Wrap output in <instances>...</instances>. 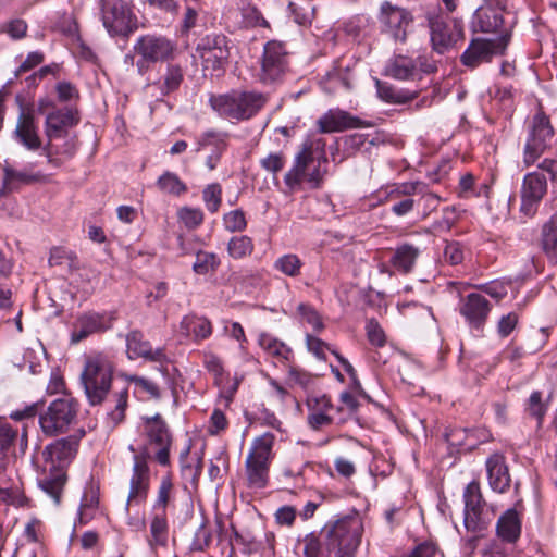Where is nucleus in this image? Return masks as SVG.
<instances>
[{
  "label": "nucleus",
  "instance_id": "2",
  "mask_svg": "<svg viewBox=\"0 0 557 557\" xmlns=\"http://www.w3.org/2000/svg\"><path fill=\"white\" fill-rule=\"evenodd\" d=\"M85 435L79 430L78 435H70L47 445L42 451L45 476L39 480V486L50 495L55 503L60 502L66 482V467L74 459L79 440Z\"/></svg>",
  "mask_w": 557,
  "mask_h": 557
},
{
  "label": "nucleus",
  "instance_id": "61",
  "mask_svg": "<svg viewBox=\"0 0 557 557\" xmlns=\"http://www.w3.org/2000/svg\"><path fill=\"white\" fill-rule=\"evenodd\" d=\"M306 344L308 350L312 352L318 359L325 360V350L329 348L325 342L311 334H307Z\"/></svg>",
  "mask_w": 557,
  "mask_h": 557
},
{
  "label": "nucleus",
  "instance_id": "16",
  "mask_svg": "<svg viewBox=\"0 0 557 557\" xmlns=\"http://www.w3.org/2000/svg\"><path fill=\"white\" fill-rule=\"evenodd\" d=\"M511 287L509 282L495 280L479 287L480 292L470 293L461 310V313H487L493 306L485 295L490 296L496 304L507 296Z\"/></svg>",
  "mask_w": 557,
  "mask_h": 557
},
{
  "label": "nucleus",
  "instance_id": "55",
  "mask_svg": "<svg viewBox=\"0 0 557 557\" xmlns=\"http://www.w3.org/2000/svg\"><path fill=\"white\" fill-rule=\"evenodd\" d=\"M288 9L297 24L306 25L311 23L314 9L308 2L306 3V7H299L294 2H289Z\"/></svg>",
  "mask_w": 557,
  "mask_h": 557
},
{
  "label": "nucleus",
  "instance_id": "23",
  "mask_svg": "<svg viewBox=\"0 0 557 557\" xmlns=\"http://www.w3.org/2000/svg\"><path fill=\"white\" fill-rule=\"evenodd\" d=\"M320 133H339L346 129L360 128L364 122L341 109H331L317 122Z\"/></svg>",
  "mask_w": 557,
  "mask_h": 557
},
{
  "label": "nucleus",
  "instance_id": "13",
  "mask_svg": "<svg viewBox=\"0 0 557 557\" xmlns=\"http://www.w3.org/2000/svg\"><path fill=\"white\" fill-rule=\"evenodd\" d=\"M150 485V470L147 462L146 451L136 454L133 457L132 476L129 479V491L125 504V511L128 515L131 507L139 506L146 502Z\"/></svg>",
  "mask_w": 557,
  "mask_h": 557
},
{
  "label": "nucleus",
  "instance_id": "54",
  "mask_svg": "<svg viewBox=\"0 0 557 557\" xmlns=\"http://www.w3.org/2000/svg\"><path fill=\"white\" fill-rule=\"evenodd\" d=\"M226 134L207 132L199 140V149L207 146H213L215 151L223 152L226 148Z\"/></svg>",
  "mask_w": 557,
  "mask_h": 557
},
{
  "label": "nucleus",
  "instance_id": "11",
  "mask_svg": "<svg viewBox=\"0 0 557 557\" xmlns=\"http://www.w3.org/2000/svg\"><path fill=\"white\" fill-rule=\"evenodd\" d=\"M102 23L112 37H128L138 28L137 16L128 4L122 0L103 3Z\"/></svg>",
  "mask_w": 557,
  "mask_h": 557
},
{
  "label": "nucleus",
  "instance_id": "3",
  "mask_svg": "<svg viewBox=\"0 0 557 557\" xmlns=\"http://www.w3.org/2000/svg\"><path fill=\"white\" fill-rule=\"evenodd\" d=\"M211 108L222 117L245 121L255 116L267 103V96L258 91H239L211 96Z\"/></svg>",
  "mask_w": 557,
  "mask_h": 557
},
{
  "label": "nucleus",
  "instance_id": "42",
  "mask_svg": "<svg viewBox=\"0 0 557 557\" xmlns=\"http://www.w3.org/2000/svg\"><path fill=\"white\" fill-rule=\"evenodd\" d=\"M465 511H473L475 508L487 506L484 500L479 482H470L463 492Z\"/></svg>",
  "mask_w": 557,
  "mask_h": 557
},
{
  "label": "nucleus",
  "instance_id": "63",
  "mask_svg": "<svg viewBox=\"0 0 557 557\" xmlns=\"http://www.w3.org/2000/svg\"><path fill=\"white\" fill-rule=\"evenodd\" d=\"M227 419L220 409H214L210 417V434L214 435L227 428Z\"/></svg>",
  "mask_w": 557,
  "mask_h": 557
},
{
  "label": "nucleus",
  "instance_id": "10",
  "mask_svg": "<svg viewBox=\"0 0 557 557\" xmlns=\"http://www.w3.org/2000/svg\"><path fill=\"white\" fill-rule=\"evenodd\" d=\"M511 33L503 32L496 38H474L461 54L463 65L474 69L481 63L490 62L495 55H503L507 50Z\"/></svg>",
  "mask_w": 557,
  "mask_h": 557
},
{
  "label": "nucleus",
  "instance_id": "45",
  "mask_svg": "<svg viewBox=\"0 0 557 557\" xmlns=\"http://www.w3.org/2000/svg\"><path fill=\"white\" fill-rule=\"evenodd\" d=\"M366 336L369 344L376 348H382L387 343V335L383 326L374 318L367 321Z\"/></svg>",
  "mask_w": 557,
  "mask_h": 557
},
{
  "label": "nucleus",
  "instance_id": "52",
  "mask_svg": "<svg viewBox=\"0 0 557 557\" xmlns=\"http://www.w3.org/2000/svg\"><path fill=\"white\" fill-rule=\"evenodd\" d=\"M301 262L296 255H285L275 261V268L286 275L295 276L299 273Z\"/></svg>",
  "mask_w": 557,
  "mask_h": 557
},
{
  "label": "nucleus",
  "instance_id": "19",
  "mask_svg": "<svg viewBox=\"0 0 557 557\" xmlns=\"http://www.w3.org/2000/svg\"><path fill=\"white\" fill-rule=\"evenodd\" d=\"M420 182H405L387 185L380 194H384V200L395 201L391 207V211L396 216H405L409 214L416 205L412 196L417 195L420 190Z\"/></svg>",
  "mask_w": 557,
  "mask_h": 557
},
{
  "label": "nucleus",
  "instance_id": "43",
  "mask_svg": "<svg viewBox=\"0 0 557 557\" xmlns=\"http://www.w3.org/2000/svg\"><path fill=\"white\" fill-rule=\"evenodd\" d=\"M150 533L152 541L158 545H165L168 541V520L164 511L158 512L151 520Z\"/></svg>",
  "mask_w": 557,
  "mask_h": 557
},
{
  "label": "nucleus",
  "instance_id": "25",
  "mask_svg": "<svg viewBox=\"0 0 557 557\" xmlns=\"http://www.w3.org/2000/svg\"><path fill=\"white\" fill-rule=\"evenodd\" d=\"M495 530L503 543L515 544L521 535L522 512L517 508L507 509L497 519Z\"/></svg>",
  "mask_w": 557,
  "mask_h": 557
},
{
  "label": "nucleus",
  "instance_id": "35",
  "mask_svg": "<svg viewBox=\"0 0 557 557\" xmlns=\"http://www.w3.org/2000/svg\"><path fill=\"white\" fill-rule=\"evenodd\" d=\"M275 441L274 434L267 432L255 438L247 459L269 465L272 458V448Z\"/></svg>",
  "mask_w": 557,
  "mask_h": 557
},
{
  "label": "nucleus",
  "instance_id": "34",
  "mask_svg": "<svg viewBox=\"0 0 557 557\" xmlns=\"http://www.w3.org/2000/svg\"><path fill=\"white\" fill-rule=\"evenodd\" d=\"M258 343L269 356L276 358L280 362H288L293 357L292 349L270 334H260Z\"/></svg>",
  "mask_w": 557,
  "mask_h": 557
},
{
  "label": "nucleus",
  "instance_id": "53",
  "mask_svg": "<svg viewBox=\"0 0 557 557\" xmlns=\"http://www.w3.org/2000/svg\"><path fill=\"white\" fill-rule=\"evenodd\" d=\"M285 162L286 159L282 152H274L262 158L260 160V165L267 172L272 173L275 178L276 174L284 168Z\"/></svg>",
  "mask_w": 557,
  "mask_h": 557
},
{
  "label": "nucleus",
  "instance_id": "12",
  "mask_svg": "<svg viewBox=\"0 0 557 557\" xmlns=\"http://www.w3.org/2000/svg\"><path fill=\"white\" fill-rule=\"evenodd\" d=\"M288 69V53L282 41L270 40L264 45L261 69L258 74L263 84L280 82Z\"/></svg>",
  "mask_w": 557,
  "mask_h": 557
},
{
  "label": "nucleus",
  "instance_id": "64",
  "mask_svg": "<svg viewBox=\"0 0 557 557\" xmlns=\"http://www.w3.org/2000/svg\"><path fill=\"white\" fill-rule=\"evenodd\" d=\"M55 90H57V94H58V99L61 102H66V101H70V100H72L74 98H78L77 89L74 87V85H72L69 82H60V83H58V85L55 87Z\"/></svg>",
  "mask_w": 557,
  "mask_h": 557
},
{
  "label": "nucleus",
  "instance_id": "38",
  "mask_svg": "<svg viewBox=\"0 0 557 557\" xmlns=\"http://www.w3.org/2000/svg\"><path fill=\"white\" fill-rule=\"evenodd\" d=\"M246 473L249 487L263 488L268 483L269 465L246 458Z\"/></svg>",
  "mask_w": 557,
  "mask_h": 557
},
{
  "label": "nucleus",
  "instance_id": "8",
  "mask_svg": "<svg viewBox=\"0 0 557 557\" xmlns=\"http://www.w3.org/2000/svg\"><path fill=\"white\" fill-rule=\"evenodd\" d=\"M79 405L71 397L58 398L50 403L39 416V425L46 436L65 433L76 421Z\"/></svg>",
  "mask_w": 557,
  "mask_h": 557
},
{
  "label": "nucleus",
  "instance_id": "28",
  "mask_svg": "<svg viewBox=\"0 0 557 557\" xmlns=\"http://www.w3.org/2000/svg\"><path fill=\"white\" fill-rule=\"evenodd\" d=\"M421 249L409 243L398 245L391 258V264L400 274H409L413 271Z\"/></svg>",
  "mask_w": 557,
  "mask_h": 557
},
{
  "label": "nucleus",
  "instance_id": "18",
  "mask_svg": "<svg viewBox=\"0 0 557 557\" xmlns=\"http://www.w3.org/2000/svg\"><path fill=\"white\" fill-rule=\"evenodd\" d=\"M197 51L205 69L220 71L230 58L228 39L222 34H210L200 39Z\"/></svg>",
  "mask_w": 557,
  "mask_h": 557
},
{
  "label": "nucleus",
  "instance_id": "1",
  "mask_svg": "<svg viewBox=\"0 0 557 557\" xmlns=\"http://www.w3.org/2000/svg\"><path fill=\"white\" fill-rule=\"evenodd\" d=\"M362 523L358 517L345 516L329 521L321 530L322 540L315 533L304 539L306 557H355L361 543Z\"/></svg>",
  "mask_w": 557,
  "mask_h": 557
},
{
  "label": "nucleus",
  "instance_id": "46",
  "mask_svg": "<svg viewBox=\"0 0 557 557\" xmlns=\"http://www.w3.org/2000/svg\"><path fill=\"white\" fill-rule=\"evenodd\" d=\"M202 200L211 213H216L222 203V187L219 183H212L202 190Z\"/></svg>",
  "mask_w": 557,
  "mask_h": 557
},
{
  "label": "nucleus",
  "instance_id": "27",
  "mask_svg": "<svg viewBox=\"0 0 557 557\" xmlns=\"http://www.w3.org/2000/svg\"><path fill=\"white\" fill-rule=\"evenodd\" d=\"M384 75L398 81L416 79L418 77L417 63L410 57L394 55L386 62Z\"/></svg>",
  "mask_w": 557,
  "mask_h": 557
},
{
  "label": "nucleus",
  "instance_id": "58",
  "mask_svg": "<svg viewBox=\"0 0 557 557\" xmlns=\"http://www.w3.org/2000/svg\"><path fill=\"white\" fill-rule=\"evenodd\" d=\"M17 437V430L13 429L11 424L0 418V450L9 449Z\"/></svg>",
  "mask_w": 557,
  "mask_h": 557
},
{
  "label": "nucleus",
  "instance_id": "36",
  "mask_svg": "<svg viewBox=\"0 0 557 557\" xmlns=\"http://www.w3.org/2000/svg\"><path fill=\"white\" fill-rule=\"evenodd\" d=\"M547 191V180L544 174L531 172L523 178L521 194L533 199L542 200Z\"/></svg>",
  "mask_w": 557,
  "mask_h": 557
},
{
  "label": "nucleus",
  "instance_id": "9",
  "mask_svg": "<svg viewBox=\"0 0 557 557\" xmlns=\"http://www.w3.org/2000/svg\"><path fill=\"white\" fill-rule=\"evenodd\" d=\"M16 102L20 110L15 128L12 132V139L28 151H44L45 145L39 135L33 104H25L20 96L16 97Z\"/></svg>",
  "mask_w": 557,
  "mask_h": 557
},
{
  "label": "nucleus",
  "instance_id": "39",
  "mask_svg": "<svg viewBox=\"0 0 557 557\" xmlns=\"http://www.w3.org/2000/svg\"><path fill=\"white\" fill-rule=\"evenodd\" d=\"M479 22L482 32L484 33H497L499 32L502 35L503 32L508 30L509 28H504V17L503 15L493 9L481 10L479 12Z\"/></svg>",
  "mask_w": 557,
  "mask_h": 557
},
{
  "label": "nucleus",
  "instance_id": "5",
  "mask_svg": "<svg viewBox=\"0 0 557 557\" xmlns=\"http://www.w3.org/2000/svg\"><path fill=\"white\" fill-rule=\"evenodd\" d=\"M113 380V367L103 355L86 358L81 382L90 405H100L109 394Z\"/></svg>",
  "mask_w": 557,
  "mask_h": 557
},
{
  "label": "nucleus",
  "instance_id": "32",
  "mask_svg": "<svg viewBox=\"0 0 557 557\" xmlns=\"http://www.w3.org/2000/svg\"><path fill=\"white\" fill-rule=\"evenodd\" d=\"M44 176L40 173H27L25 171H16L5 162L3 165V180L1 194H7L13 189L15 184H32L39 182Z\"/></svg>",
  "mask_w": 557,
  "mask_h": 557
},
{
  "label": "nucleus",
  "instance_id": "4",
  "mask_svg": "<svg viewBox=\"0 0 557 557\" xmlns=\"http://www.w3.org/2000/svg\"><path fill=\"white\" fill-rule=\"evenodd\" d=\"M326 164L324 152L315 156L311 145H304L296 154L293 166L285 174L284 183L290 190L299 189L302 183L318 188L326 174Z\"/></svg>",
  "mask_w": 557,
  "mask_h": 557
},
{
  "label": "nucleus",
  "instance_id": "49",
  "mask_svg": "<svg viewBox=\"0 0 557 557\" xmlns=\"http://www.w3.org/2000/svg\"><path fill=\"white\" fill-rule=\"evenodd\" d=\"M220 264V260L215 253L200 251L196 255L194 271L198 274H207L209 271L215 270Z\"/></svg>",
  "mask_w": 557,
  "mask_h": 557
},
{
  "label": "nucleus",
  "instance_id": "26",
  "mask_svg": "<svg viewBox=\"0 0 557 557\" xmlns=\"http://www.w3.org/2000/svg\"><path fill=\"white\" fill-rule=\"evenodd\" d=\"M486 470L493 491L504 493L509 488L511 479L503 455H492L486 460Z\"/></svg>",
  "mask_w": 557,
  "mask_h": 557
},
{
  "label": "nucleus",
  "instance_id": "57",
  "mask_svg": "<svg viewBox=\"0 0 557 557\" xmlns=\"http://www.w3.org/2000/svg\"><path fill=\"white\" fill-rule=\"evenodd\" d=\"M178 216L188 228H195L203 221V213L200 209L183 208L178 211Z\"/></svg>",
  "mask_w": 557,
  "mask_h": 557
},
{
  "label": "nucleus",
  "instance_id": "40",
  "mask_svg": "<svg viewBox=\"0 0 557 557\" xmlns=\"http://www.w3.org/2000/svg\"><path fill=\"white\" fill-rule=\"evenodd\" d=\"M49 265L61 267L63 270L71 273L77 269V257L71 250L54 247L50 251Z\"/></svg>",
  "mask_w": 557,
  "mask_h": 557
},
{
  "label": "nucleus",
  "instance_id": "20",
  "mask_svg": "<svg viewBox=\"0 0 557 557\" xmlns=\"http://www.w3.org/2000/svg\"><path fill=\"white\" fill-rule=\"evenodd\" d=\"M380 23L382 30L388 34L394 40L404 42L407 38V29L412 22L408 11L389 2L381 5Z\"/></svg>",
  "mask_w": 557,
  "mask_h": 557
},
{
  "label": "nucleus",
  "instance_id": "59",
  "mask_svg": "<svg viewBox=\"0 0 557 557\" xmlns=\"http://www.w3.org/2000/svg\"><path fill=\"white\" fill-rule=\"evenodd\" d=\"M528 410L531 416L539 420V424H541L546 412V407L542 403V394L540 392L536 391L531 394Z\"/></svg>",
  "mask_w": 557,
  "mask_h": 557
},
{
  "label": "nucleus",
  "instance_id": "51",
  "mask_svg": "<svg viewBox=\"0 0 557 557\" xmlns=\"http://www.w3.org/2000/svg\"><path fill=\"white\" fill-rule=\"evenodd\" d=\"M223 223L230 232H242L247 226L246 216L243 210L236 209L224 214Z\"/></svg>",
  "mask_w": 557,
  "mask_h": 557
},
{
  "label": "nucleus",
  "instance_id": "14",
  "mask_svg": "<svg viewBox=\"0 0 557 557\" xmlns=\"http://www.w3.org/2000/svg\"><path fill=\"white\" fill-rule=\"evenodd\" d=\"M79 122L78 111L72 107L54 109L49 112L45 119V136L47 144L44 147V154L48 162L52 161L51 144L53 139L61 138L66 134V129L75 126Z\"/></svg>",
  "mask_w": 557,
  "mask_h": 557
},
{
  "label": "nucleus",
  "instance_id": "17",
  "mask_svg": "<svg viewBox=\"0 0 557 557\" xmlns=\"http://www.w3.org/2000/svg\"><path fill=\"white\" fill-rule=\"evenodd\" d=\"M126 355L129 360L144 359L149 362L161 364L160 372L168 375V368L164 363L170 362L164 347L153 348L149 341L145 339L140 331H131L126 337Z\"/></svg>",
  "mask_w": 557,
  "mask_h": 557
},
{
  "label": "nucleus",
  "instance_id": "31",
  "mask_svg": "<svg viewBox=\"0 0 557 557\" xmlns=\"http://www.w3.org/2000/svg\"><path fill=\"white\" fill-rule=\"evenodd\" d=\"M375 86L377 97L386 103L404 104L416 99L418 96V91L399 89L394 85L380 79H375Z\"/></svg>",
  "mask_w": 557,
  "mask_h": 557
},
{
  "label": "nucleus",
  "instance_id": "48",
  "mask_svg": "<svg viewBox=\"0 0 557 557\" xmlns=\"http://www.w3.org/2000/svg\"><path fill=\"white\" fill-rule=\"evenodd\" d=\"M114 409L108 412V418L111 420L112 425L115 426L121 423L125 418V410L127 408L128 391L124 388L113 395Z\"/></svg>",
  "mask_w": 557,
  "mask_h": 557
},
{
  "label": "nucleus",
  "instance_id": "56",
  "mask_svg": "<svg viewBox=\"0 0 557 557\" xmlns=\"http://www.w3.org/2000/svg\"><path fill=\"white\" fill-rule=\"evenodd\" d=\"M205 368L214 376V383L220 385L224 374V368L221 359L213 354H206L203 358Z\"/></svg>",
  "mask_w": 557,
  "mask_h": 557
},
{
  "label": "nucleus",
  "instance_id": "62",
  "mask_svg": "<svg viewBox=\"0 0 557 557\" xmlns=\"http://www.w3.org/2000/svg\"><path fill=\"white\" fill-rule=\"evenodd\" d=\"M424 187V184H422L420 186L421 191H418V194H421L420 201L423 202V216H428L437 208L441 198L434 193L423 191Z\"/></svg>",
  "mask_w": 557,
  "mask_h": 557
},
{
  "label": "nucleus",
  "instance_id": "24",
  "mask_svg": "<svg viewBox=\"0 0 557 557\" xmlns=\"http://www.w3.org/2000/svg\"><path fill=\"white\" fill-rule=\"evenodd\" d=\"M308 408L307 424L314 431L331 425L333 418L327 413L333 404L327 395H310L306 399Z\"/></svg>",
  "mask_w": 557,
  "mask_h": 557
},
{
  "label": "nucleus",
  "instance_id": "6",
  "mask_svg": "<svg viewBox=\"0 0 557 557\" xmlns=\"http://www.w3.org/2000/svg\"><path fill=\"white\" fill-rule=\"evenodd\" d=\"M176 50V42L166 36L157 34L139 36L133 46L137 57V71L139 74H145L153 64L172 61Z\"/></svg>",
  "mask_w": 557,
  "mask_h": 557
},
{
  "label": "nucleus",
  "instance_id": "7",
  "mask_svg": "<svg viewBox=\"0 0 557 557\" xmlns=\"http://www.w3.org/2000/svg\"><path fill=\"white\" fill-rule=\"evenodd\" d=\"M555 141V132L549 117L539 111L528 127V134L523 146V163L527 168L533 165Z\"/></svg>",
  "mask_w": 557,
  "mask_h": 557
},
{
  "label": "nucleus",
  "instance_id": "30",
  "mask_svg": "<svg viewBox=\"0 0 557 557\" xmlns=\"http://www.w3.org/2000/svg\"><path fill=\"white\" fill-rule=\"evenodd\" d=\"M541 248L548 262L557 264V212L541 228Z\"/></svg>",
  "mask_w": 557,
  "mask_h": 557
},
{
  "label": "nucleus",
  "instance_id": "44",
  "mask_svg": "<svg viewBox=\"0 0 557 557\" xmlns=\"http://www.w3.org/2000/svg\"><path fill=\"white\" fill-rule=\"evenodd\" d=\"M174 485L170 476H163L158 488L157 498L153 505L156 511H164L172 500Z\"/></svg>",
  "mask_w": 557,
  "mask_h": 557
},
{
  "label": "nucleus",
  "instance_id": "37",
  "mask_svg": "<svg viewBox=\"0 0 557 557\" xmlns=\"http://www.w3.org/2000/svg\"><path fill=\"white\" fill-rule=\"evenodd\" d=\"M160 193L169 196L180 197L187 191V185L171 171L162 173L156 182Z\"/></svg>",
  "mask_w": 557,
  "mask_h": 557
},
{
  "label": "nucleus",
  "instance_id": "60",
  "mask_svg": "<svg viewBox=\"0 0 557 557\" xmlns=\"http://www.w3.org/2000/svg\"><path fill=\"white\" fill-rule=\"evenodd\" d=\"M444 260L451 265L460 264L463 260V251L459 243H448L444 249Z\"/></svg>",
  "mask_w": 557,
  "mask_h": 557
},
{
  "label": "nucleus",
  "instance_id": "50",
  "mask_svg": "<svg viewBox=\"0 0 557 557\" xmlns=\"http://www.w3.org/2000/svg\"><path fill=\"white\" fill-rule=\"evenodd\" d=\"M320 84L329 94L335 92L339 87L350 88L347 78L339 71L329 72Z\"/></svg>",
  "mask_w": 557,
  "mask_h": 557
},
{
  "label": "nucleus",
  "instance_id": "33",
  "mask_svg": "<svg viewBox=\"0 0 557 557\" xmlns=\"http://www.w3.org/2000/svg\"><path fill=\"white\" fill-rule=\"evenodd\" d=\"M184 79V72L181 65L166 62L165 71L156 83L163 96L177 90Z\"/></svg>",
  "mask_w": 557,
  "mask_h": 557
},
{
  "label": "nucleus",
  "instance_id": "21",
  "mask_svg": "<svg viewBox=\"0 0 557 557\" xmlns=\"http://www.w3.org/2000/svg\"><path fill=\"white\" fill-rule=\"evenodd\" d=\"M146 430L149 443L158 447L156 459L161 466H168L170 462V447L172 436L169 428L160 414L146 419Z\"/></svg>",
  "mask_w": 557,
  "mask_h": 557
},
{
  "label": "nucleus",
  "instance_id": "29",
  "mask_svg": "<svg viewBox=\"0 0 557 557\" xmlns=\"http://www.w3.org/2000/svg\"><path fill=\"white\" fill-rule=\"evenodd\" d=\"M495 516L493 506H483L475 508L473 511H465L463 524L468 532L482 534L488 529Z\"/></svg>",
  "mask_w": 557,
  "mask_h": 557
},
{
  "label": "nucleus",
  "instance_id": "47",
  "mask_svg": "<svg viewBox=\"0 0 557 557\" xmlns=\"http://www.w3.org/2000/svg\"><path fill=\"white\" fill-rule=\"evenodd\" d=\"M126 379L134 384L136 393L146 394L152 399L161 397L159 386L153 381L138 375H127Z\"/></svg>",
  "mask_w": 557,
  "mask_h": 557
},
{
  "label": "nucleus",
  "instance_id": "41",
  "mask_svg": "<svg viewBox=\"0 0 557 557\" xmlns=\"http://www.w3.org/2000/svg\"><path fill=\"white\" fill-rule=\"evenodd\" d=\"M253 250V244L250 237L246 235L234 236L227 245L228 255L234 259H242L249 256Z\"/></svg>",
  "mask_w": 557,
  "mask_h": 557
},
{
  "label": "nucleus",
  "instance_id": "15",
  "mask_svg": "<svg viewBox=\"0 0 557 557\" xmlns=\"http://www.w3.org/2000/svg\"><path fill=\"white\" fill-rule=\"evenodd\" d=\"M433 50L444 53L463 37V28L457 21H446L441 15L428 16Z\"/></svg>",
  "mask_w": 557,
  "mask_h": 557
},
{
  "label": "nucleus",
  "instance_id": "22",
  "mask_svg": "<svg viewBox=\"0 0 557 557\" xmlns=\"http://www.w3.org/2000/svg\"><path fill=\"white\" fill-rule=\"evenodd\" d=\"M112 325V315H77L72 323L71 343L77 344L90 335L111 329Z\"/></svg>",
  "mask_w": 557,
  "mask_h": 557
}]
</instances>
